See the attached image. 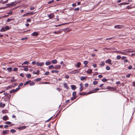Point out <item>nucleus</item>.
<instances>
[{
    "label": "nucleus",
    "instance_id": "1",
    "mask_svg": "<svg viewBox=\"0 0 135 135\" xmlns=\"http://www.w3.org/2000/svg\"><path fill=\"white\" fill-rule=\"evenodd\" d=\"M79 71V69L75 70L72 71L70 72H69V73L70 74H76L78 73Z\"/></svg>",
    "mask_w": 135,
    "mask_h": 135
},
{
    "label": "nucleus",
    "instance_id": "2",
    "mask_svg": "<svg viewBox=\"0 0 135 135\" xmlns=\"http://www.w3.org/2000/svg\"><path fill=\"white\" fill-rule=\"evenodd\" d=\"M20 89V88H17L15 89H12L10 91V93H15L18 91Z\"/></svg>",
    "mask_w": 135,
    "mask_h": 135
},
{
    "label": "nucleus",
    "instance_id": "3",
    "mask_svg": "<svg viewBox=\"0 0 135 135\" xmlns=\"http://www.w3.org/2000/svg\"><path fill=\"white\" fill-rule=\"evenodd\" d=\"M95 93V91H93V90H91V91H90L89 92L87 93L86 94H85L84 93H80V95H87L88 94H91V93Z\"/></svg>",
    "mask_w": 135,
    "mask_h": 135
},
{
    "label": "nucleus",
    "instance_id": "4",
    "mask_svg": "<svg viewBox=\"0 0 135 135\" xmlns=\"http://www.w3.org/2000/svg\"><path fill=\"white\" fill-rule=\"evenodd\" d=\"M106 63H108L112 65V60L110 59H108L106 60L105 61Z\"/></svg>",
    "mask_w": 135,
    "mask_h": 135
},
{
    "label": "nucleus",
    "instance_id": "5",
    "mask_svg": "<svg viewBox=\"0 0 135 135\" xmlns=\"http://www.w3.org/2000/svg\"><path fill=\"white\" fill-rule=\"evenodd\" d=\"M123 27V26L122 25H117L114 26L115 28L117 29L122 28Z\"/></svg>",
    "mask_w": 135,
    "mask_h": 135
},
{
    "label": "nucleus",
    "instance_id": "6",
    "mask_svg": "<svg viewBox=\"0 0 135 135\" xmlns=\"http://www.w3.org/2000/svg\"><path fill=\"white\" fill-rule=\"evenodd\" d=\"M36 63L37 65L39 66H42L43 65H44V62L40 63L38 62H37Z\"/></svg>",
    "mask_w": 135,
    "mask_h": 135
},
{
    "label": "nucleus",
    "instance_id": "7",
    "mask_svg": "<svg viewBox=\"0 0 135 135\" xmlns=\"http://www.w3.org/2000/svg\"><path fill=\"white\" fill-rule=\"evenodd\" d=\"M107 89L111 90H116V89L115 88L113 87H108L107 88Z\"/></svg>",
    "mask_w": 135,
    "mask_h": 135
},
{
    "label": "nucleus",
    "instance_id": "8",
    "mask_svg": "<svg viewBox=\"0 0 135 135\" xmlns=\"http://www.w3.org/2000/svg\"><path fill=\"white\" fill-rule=\"evenodd\" d=\"M92 71V70L90 69H89L87 70L86 71V73L88 74H91V73Z\"/></svg>",
    "mask_w": 135,
    "mask_h": 135
},
{
    "label": "nucleus",
    "instance_id": "9",
    "mask_svg": "<svg viewBox=\"0 0 135 135\" xmlns=\"http://www.w3.org/2000/svg\"><path fill=\"white\" fill-rule=\"evenodd\" d=\"M38 35V33L36 32H33V33H32L31 34V35L33 36H37Z\"/></svg>",
    "mask_w": 135,
    "mask_h": 135
},
{
    "label": "nucleus",
    "instance_id": "10",
    "mask_svg": "<svg viewBox=\"0 0 135 135\" xmlns=\"http://www.w3.org/2000/svg\"><path fill=\"white\" fill-rule=\"evenodd\" d=\"M5 106V104L3 103L2 102L0 103V107L4 108Z\"/></svg>",
    "mask_w": 135,
    "mask_h": 135
},
{
    "label": "nucleus",
    "instance_id": "11",
    "mask_svg": "<svg viewBox=\"0 0 135 135\" xmlns=\"http://www.w3.org/2000/svg\"><path fill=\"white\" fill-rule=\"evenodd\" d=\"M87 78V76H81L80 77V80L82 81H83L85 80Z\"/></svg>",
    "mask_w": 135,
    "mask_h": 135
},
{
    "label": "nucleus",
    "instance_id": "12",
    "mask_svg": "<svg viewBox=\"0 0 135 135\" xmlns=\"http://www.w3.org/2000/svg\"><path fill=\"white\" fill-rule=\"evenodd\" d=\"M80 91H81L83 89V88L82 85V84H80Z\"/></svg>",
    "mask_w": 135,
    "mask_h": 135
},
{
    "label": "nucleus",
    "instance_id": "13",
    "mask_svg": "<svg viewBox=\"0 0 135 135\" xmlns=\"http://www.w3.org/2000/svg\"><path fill=\"white\" fill-rule=\"evenodd\" d=\"M26 126H23L22 127H19L18 128V129L19 130H22L23 129H24L26 128Z\"/></svg>",
    "mask_w": 135,
    "mask_h": 135
},
{
    "label": "nucleus",
    "instance_id": "14",
    "mask_svg": "<svg viewBox=\"0 0 135 135\" xmlns=\"http://www.w3.org/2000/svg\"><path fill=\"white\" fill-rule=\"evenodd\" d=\"M29 62L28 61H25L22 64V65H28V64H29Z\"/></svg>",
    "mask_w": 135,
    "mask_h": 135
},
{
    "label": "nucleus",
    "instance_id": "15",
    "mask_svg": "<svg viewBox=\"0 0 135 135\" xmlns=\"http://www.w3.org/2000/svg\"><path fill=\"white\" fill-rule=\"evenodd\" d=\"M8 118V117L6 115H5L3 117V119L4 120H6Z\"/></svg>",
    "mask_w": 135,
    "mask_h": 135
},
{
    "label": "nucleus",
    "instance_id": "16",
    "mask_svg": "<svg viewBox=\"0 0 135 135\" xmlns=\"http://www.w3.org/2000/svg\"><path fill=\"white\" fill-rule=\"evenodd\" d=\"M64 87L67 89H68L69 88V87L68 86L67 84L66 83H65L64 84Z\"/></svg>",
    "mask_w": 135,
    "mask_h": 135
},
{
    "label": "nucleus",
    "instance_id": "17",
    "mask_svg": "<svg viewBox=\"0 0 135 135\" xmlns=\"http://www.w3.org/2000/svg\"><path fill=\"white\" fill-rule=\"evenodd\" d=\"M7 70L9 72L12 71V68L11 67H9L7 68Z\"/></svg>",
    "mask_w": 135,
    "mask_h": 135
},
{
    "label": "nucleus",
    "instance_id": "18",
    "mask_svg": "<svg viewBox=\"0 0 135 135\" xmlns=\"http://www.w3.org/2000/svg\"><path fill=\"white\" fill-rule=\"evenodd\" d=\"M71 89L74 90H75L76 89V86L74 85H72L71 86Z\"/></svg>",
    "mask_w": 135,
    "mask_h": 135
},
{
    "label": "nucleus",
    "instance_id": "19",
    "mask_svg": "<svg viewBox=\"0 0 135 135\" xmlns=\"http://www.w3.org/2000/svg\"><path fill=\"white\" fill-rule=\"evenodd\" d=\"M51 63L56 64L57 62V60H53L51 61Z\"/></svg>",
    "mask_w": 135,
    "mask_h": 135
},
{
    "label": "nucleus",
    "instance_id": "20",
    "mask_svg": "<svg viewBox=\"0 0 135 135\" xmlns=\"http://www.w3.org/2000/svg\"><path fill=\"white\" fill-rule=\"evenodd\" d=\"M54 17V15L53 14H51L49 15V17L50 18H52Z\"/></svg>",
    "mask_w": 135,
    "mask_h": 135
},
{
    "label": "nucleus",
    "instance_id": "21",
    "mask_svg": "<svg viewBox=\"0 0 135 135\" xmlns=\"http://www.w3.org/2000/svg\"><path fill=\"white\" fill-rule=\"evenodd\" d=\"M31 82V81L30 80H29L28 81H26L25 83H24V85H26L29 84Z\"/></svg>",
    "mask_w": 135,
    "mask_h": 135
},
{
    "label": "nucleus",
    "instance_id": "22",
    "mask_svg": "<svg viewBox=\"0 0 135 135\" xmlns=\"http://www.w3.org/2000/svg\"><path fill=\"white\" fill-rule=\"evenodd\" d=\"M51 63V62L48 61L47 62H46L45 63V64L46 65H50Z\"/></svg>",
    "mask_w": 135,
    "mask_h": 135
},
{
    "label": "nucleus",
    "instance_id": "23",
    "mask_svg": "<svg viewBox=\"0 0 135 135\" xmlns=\"http://www.w3.org/2000/svg\"><path fill=\"white\" fill-rule=\"evenodd\" d=\"M0 31H2V32H4V31H6V30L5 29V28H4L3 27L1 28V29L0 30Z\"/></svg>",
    "mask_w": 135,
    "mask_h": 135
},
{
    "label": "nucleus",
    "instance_id": "24",
    "mask_svg": "<svg viewBox=\"0 0 135 135\" xmlns=\"http://www.w3.org/2000/svg\"><path fill=\"white\" fill-rule=\"evenodd\" d=\"M51 72L53 73H58L59 72V71L56 70H52L51 71Z\"/></svg>",
    "mask_w": 135,
    "mask_h": 135
},
{
    "label": "nucleus",
    "instance_id": "25",
    "mask_svg": "<svg viewBox=\"0 0 135 135\" xmlns=\"http://www.w3.org/2000/svg\"><path fill=\"white\" fill-rule=\"evenodd\" d=\"M105 62L104 61H102L100 64V65L102 66H103L105 65Z\"/></svg>",
    "mask_w": 135,
    "mask_h": 135
},
{
    "label": "nucleus",
    "instance_id": "26",
    "mask_svg": "<svg viewBox=\"0 0 135 135\" xmlns=\"http://www.w3.org/2000/svg\"><path fill=\"white\" fill-rule=\"evenodd\" d=\"M124 51L123 52H120V54H121L123 55H127V53L125 51Z\"/></svg>",
    "mask_w": 135,
    "mask_h": 135
},
{
    "label": "nucleus",
    "instance_id": "27",
    "mask_svg": "<svg viewBox=\"0 0 135 135\" xmlns=\"http://www.w3.org/2000/svg\"><path fill=\"white\" fill-rule=\"evenodd\" d=\"M131 49H128L126 50H125L124 51H126V52H131Z\"/></svg>",
    "mask_w": 135,
    "mask_h": 135
},
{
    "label": "nucleus",
    "instance_id": "28",
    "mask_svg": "<svg viewBox=\"0 0 135 135\" xmlns=\"http://www.w3.org/2000/svg\"><path fill=\"white\" fill-rule=\"evenodd\" d=\"M49 68L50 69H51L52 68H54V67L53 65H51L49 66Z\"/></svg>",
    "mask_w": 135,
    "mask_h": 135
},
{
    "label": "nucleus",
    "instance_id": "29",
    "mask_svg": "<svg viewBox=\"0 0 135 135\" xmlns=\"http://www.w3.org/2000/svg\"><path fill=\"white\" fill-rule=\"evenodd\" d=\"M81 64L80 62H78L77 63L76 65V66L78 68H79Z\"/></svg>",
    "mask_w": 135,
    "mask_h": 135
},
{
    "label": "nucleus",
    "instance_id": "30",
    "mask_svg": "<svg viewBox=\"0 0 135 135\" xmlns=\"http://www.w3.org/2000/svg\"><path fill=\"white\" fill-rule=\"evenodd\" d=\"M8 131V130H5L4 131H3V134H7V132Z\"/></svg>",
    "mask_w": 135,
    "mask_h": 135
},
{
    "label": "nucleus",
    "instance_id": "31",
    "mask_svg": "<svg viewBox=\"0 0 135 135\" xmlns=\"http://www.w3.org/2000/svg\"><path fill=\"white\" fill-rule=\"evenodd\" d=\"M54 69H59V65H56L55 66V67H54Z\"/></svg>",
    "mask_w": 135,
    "mask_h": 135
},
{
    "label": "nucleus",
    "instance_id": "32",
    "mask_svg": "<svg viewBox=\"0 0 135 135\" xmlns=\"http://www.w3.org/2000/svg\"><path fill=\"white\" fill-rule=\"evenodd\" d=\"M10 131L12 133H15L16 132V131L15 130L13 129H11L10 130Z\"/></svg>",
    "mask_w": 135,
    "mask_h": 135
},
{
    "label": "nucleus",
    "instance_id": "33",
    "mask_svg": "<svg viewBox=\"0 0 135 135\" xmlns=\"http://www.w3.org/2000/svg\"><path fill=\"white\" fill-rule=\"evenodd\" d=\"M54 1L53 0H51V1H49L48 2V3L49 4H50V3H52L53 2H54Z\"/></svg>",
    "mask_w": 135,
    "mask_h": 135
},
{
    "label": "nucleus",
    "instance_id": "34",
    "mask_svg": "<svg viewBox=\"0 0 135 135\" xmlns=\"http://www.w3.org/2000/svg\"><path fill=\"white\" fill-rule=\"evenodd\" d=\"M35 84V83L33 82H32L30 84V85L31 86H33Z\"/></svg>",
    "mask_w": 135,
    "mask_h": 135
},
{
    "label": "nucleus",
    "instance_id": "35",
    "mask_svg": "<svg viewBox=\"0 0 135 135\" xmlns=\"http://www.w3.org/2000/svg\"><path fill=\"white\" fill-rule=\"evenodd\" d=\"M106 69L107 70H109L110 69V68L108 66H107L106 67Z\"/></svg>",
    "mask_w": 135,
    "mask_h": 135
},
{
    "label": "nucleus",
    "instance_id": "36",
    "mask_svg": "<svg viewBox=\"0 0 135 135\" xmlns=\"http://www.w3.org/2000/svg\"><path fill=\"white\" fill-rule=\"evenodd\" d=\"M5 123L7 124H10L11 123V122H10L8 121L6 122Z\"/></svg>",
    "mask_w": 135,
    "mask_h": 135
},
{
    "label": "nucleus",
    "instance_id": "37",
    "mask_svg": "<svg viewBox=\"0 0 135 135\" xmlns=\"http://www.w3.org/2000/svg\"><path fill=\"white\" fill-rule=\"evenodd\" d=\"M76 94V92H74L73 93V96H75Z\"/></svg>",
    "mask_w": 135,
    "mask_h": 135
},
{
    "label": "nucleus",
    "instance_id": "38",
    "mask_svg": "<svg viewBox=\"0 0 135 135\" xmlns=\"http://www.w3.org/2000/svg\"><path fill=\"white\" fill-rule=\"evenodd\" d=\"M107 79L105 78L103 79L102 80V81L104 82H106L107 81Z\"/></svg>",
    "mask_w": 135,
    "mask_h": 135
},
{
    "label": "nucleus",
    "instance_id": "39",
    "mask_svg": "<svg viewBox=\"0 0 135 135\" xmlns=\"http://www.w3.org/2000/svg\"><path fill=\"white\" fill-rule=\"evenodd\" d=\"M27 37L22 38H21V40H24L27 39Z\"/></svg>",
    "mask_w": 135,
    "mask_h": 135
},
{
    "label": "nucleus",
    "instance_id": "40",
    "mask_svg": "<svg viewBox=\"0 0 135 135\" xmlns=\"http://www.w3.org/2000/svg\"><path fill=\"white\" fill-rule=\"evenodd\" d=\"M84 64L85 65H87L88 63V62L87 61H85L84 62Z\"/></svg>",
    "mask_w": 135,
    "mask_h": 135
},
{
    "label": "nucleus",
    "instance_id": "41",
    "mask_svg": "<svg viewBox=\"0 0 135 135\" xmlns=\"http://www.w3.org/2000/svg\"><path fill=\"white\" fill-rule=\"evenodd\" d=\"M99 90V89L98 88H96L94 89V90H93V91H95V93L96 92V91H98Z\"/></svg>",
    "mask_w": 135,
    "mask_h": 135
},
{
    "label": "nucleus",
    "instance_id": "42",
    "mask_svg": "<svg viewBox=\"0 0 135 135\" xmlns=\"http://www.w3.org/2000/svg\"><path fill=\"white\" fill-rule=\"evenodd\" d=\"M27 75V77L28 78H30L31 77V75L30 74H28Z\"/></svg>",
    "mask_w": 135,
    "mask_h": 135
},
{
    "label": "nucleus",
    "instance_id": "43",
    "mask_svg": "<svg viewBox=\"0 0 135 135\" xmlns=\"http://www.w3.org/2000/svg\"><path fill=\"white\" fill-rule=\"evenodd\" d=\"M93 83L94 85H96L97 84L98 82L96 81H94L93 82Z\"/></svg>",
    "mask_w": 135,
    "mask_h": 135
},
{
    "label": "nucleus",
    "instance_id": "44",
    "mask_svg": "<svg viewBox=\"0 0 135 135\" xmlns=\"http://www.w3.org/2000/svg\"><path fill=\"white\" fill-rule=\"evenodd\" d=\"M23 84L22 83H21L18 86V88H19L20 86H22L23 85Z\"/></svg>",
    "mask_w": 135,
    "mask_h": 135
},
{
    "label": "nucleus",
    "instance_id": "45",
    "mask_svg": "<svg viewBox=\"0 0 135 135\" xmlns=\"http://www.w3.org/2000/svg\"><path fill=\"white\" fill-rule=\"evenodd\" d=\"M5 28L6 30H8L9 29V27L8 26H7L5 27Z\"/></svg>",
    "mask_w": 135,
    "mask_h": 135
},
{
    "label": "nucleus",
    "instance_id": "46",
    "mask_svg": "<svg viewBox=\"0 0 135 135\" xmlns=\"http://www.w3.org/2000/svg\"><path fill=\"white\" fill-rule=\"evenodd\" d=\"M121 58V56L120 55H118L117 56V58L118 59H120Z\"/></svg>",
    "mask_w": 135,
    "mask_h": 135
},
{
    "label": "nucleus",
    "instance_id": "47",
    "mask_svg": "<svg viewBox=\"0 0 135 135\" xmlns=\"http://www.w3.org/2000/svg\"><path fill=\"white\" fill-rule=\"evenodd\" d=\"M132 66H131V65L129 66L128 68V69L129 70H130V69H132Z\"/></svg>",
    "mask_w": 135,
    "mask_h": 135
},
{
    "label": "nucleus",
    "instance_id": "48",
    "mask_svg": "<svg viewBox=\"0 0 135 135\" xmlns=\"http://www.w3.org/2000/svg\"><path fill=\"white\" fill-rule=\"evenodd\" d=\"M24 70L25 71H27L28 70V69L27 68H25Z\"/></svg>",
    "mask_w": 135,
    "mask_h": 135
},
{
    "label": "nucleus",
    "instance_id": "49",
    "mask_svg": "<svg viewBox=\"0 0 135 135\" xmlns=\"http://www.w3.org/2000/svg\"><path fill=\"white\" fill-rule=\"evenodd\" d=\"M18 68H15L13 69V71H16L17 70H18Z\"/></svg>",
    "mask_w": 135,
    "mask_h": 135
},
{
    "label": "nucleus",
    "instance_id": "50",
    "mask_svg": "<svg viewBox=\"0 0 135 135\" xmlns=\"http://www.w3.org/2000/svg\"><path fill=\"white\" fill-rule=\"evenodd\" d=\"M79 8L78 7V8H76L75 9H74V10L75 11H78L79 10Z\"/></svg>",
    "mask_w": 135,
    "mask_h": 135
},
{
    "label": "nucleus",
    "instance_id": "51",
    "mask_svg": "<svg viewBox=\"0 0 135 135\" xmlns=\"http://www.w3.org/2000/svg\"><path fill=\"white\" fill-rule=\"evenodd\" d=\"M27 22H30L31 21V20L30 18H28L27 20Z\"/></svg>",
    "mask_w": 135,
    "mask_h": 135
},
{
    "label": "nucleus",
    "instance_id": "52",
    "mask_svg": "<svg viewBox=\"0 0 135 135\" xmlns=\"http://www.w3.org/2000/svg\"><path fill=\"white\" fill-rule=\"evenodd\" d=\"M126 58V57L124 56H123L122 57V60H125Z\"/></svg>",
    "mask_w": 135,
    "mask_h": 135
},
{
    "label": "nucleus",
    "instance_id": "53",
    "mask_svg": "<svg viewBox=\"0 0 135 135\" xmlns=\"http://www.w3.org/2000/svg\"><path fill=\"white\" fill-rule=\"evenodd\" d=\"M41 79L40 78H37L36 79V81H38L41 80Z\"/></svg>",
    "mask_w": 135,
    "mask_h": 135
},
{
    "label": "nucleus",
    "instance_id": "54",
    "mask_svg": "<svg viewBox=\"0 0 135 135\" xmlns=\"http://www.w3.org/2000/svg\"><path fill=\"white\" fill-rule=\"evenodd\" d=\"M49 74V71H46L45 74L44 75H48Z\"/></svg>",
    "mask_w": 135,
    "mask_h": 135
},
{
    "label": "nucleus",
    "instance_id": "55",
    "mask_svg": "<svg viewBox=\"0 0 135 135\" xmlns=\"http://www.w3.org/2000/svg\"><path fill=\"white\" fill-rule=\"evenodd\" d=\"M13 87V86H12L11 85L7 87V89L11 88V87Z\"/></svg>",
    "mask_w": 135,
    "mask_h": 135
},
{
    "label": "nucleus",
    "instance_id": "56",
    "mask_svg": "<svg viewBox=\"0 0 135 135\" xmlns=\"http://www.w3.org/2000/svg\"><path fill=\"white\" fill-rule=\"evenodd\" d=\"M39 70H37L36 72L35 73V74H38L39 73Z\"/></svg>",
    "mask_w": 135,
    "mask_h": 135
},
{
    "label": "nucleus",
    "instance_id": "57",
    "mask_svg": "<svg viewBox=\"0 0 135 135\" xmlns=\"http://www.w3.org/2000/svg\"><path fill=\"white\" fill-rule=\"evenodd\" d=\"M130 76V74H128L126 75V77L127 78H129Z\"/></svg>",
    "mask_w": 135,
    "mask_h": 135
},
{
    "label": "nucleus",
    "instance_id": "58",
    "mask_svg": "<svg viewBox=\"0 0 135 135\" xmlns=\"http://www.w3.org/2000/svg\"><path fill=\"white\" fill-rule=\"evenodd\" d=\"M30 14V13H27L26 14H25L24 15H23V16H27V15L28 14Z\"/></svg>",
    "mask_w": 135,
    "mask_h": 135
},
{
    "label": "nucleus",
    "instance_id": "59",
    "mask_svg": "<svg viewBox=\"0 0 135 135\" xmlns=\"http://www.w3.org/2000/svg\"><path fill=\"white\" fill-rule=\"evenodd\" d=\"M16 81V80L15 79H12L11 80V82H15Z\"/></svg>",
    "mask_w": 135,
    "mask_h": 135
},
{
    "label": "nucleus",
    "instance_id": "60",
    "mask_svg": "<svg viewBox=\"0 0 135 135\" xmlns=\"http://www.w3.org/2000/svg\"><path fill=\"white\" fill-rule=\"evenodd\" d=\"M12 19H10V18H8L7 20V22H9Z\"/></svg>",
    "mask_w": 135,
    "mask_h": 135
},
{
    "label": "nucleus",
    "instance_id": "61",
    "mask_svg": "<svg viewBox=\"0 0 135 135\" xmlns=\"http://www.w3.org/2000/svg\"><path fill=\"white\" fill-rule=\"evenodd\" d=\"M98 77L99 78H102L103 77V76L101 75H99L98 76Z\"/></svg>",
    "mask_w": 135,
    "mask_h": 135
},
{
    "label": "nucleus",
    "instance_id": "62",
    "mask_svg": "<svg viewBox=\"0 0 135 135\" xmlns=\"http://www.w3.org/2000/svg\"><path fill=\"white\" fill-rule=\"evenodd\" d=\"M34 9V7H31L30 8V9L31 10H33V9Z\"/></svg>",
    "mask_w": 135,
    "mask_h": 135
},
{
    "label": "nucleus",
    "instance_id": "63",
    "mask_svg": "<svg viewBox=\"0 0 135 135\" xmlns=\"http://www.w3.org/2000/svg\"><path fill=\"white\" fill-rule=\"evenodd\" d=\"M65 78L68 79L69 78V75H67L65 76Z\"/></svg>",
    "mask_w": 135,
    "mask_h": 135
},
{
    "label": "nucleus",
    "instance_id": "64",
    "mask_svg": "<svg viewBox=\"0 0 135 135\" xmlns=\"http://www.w3.org/2000/svg\"><path fill=\"white\" fill-rule=\"evenodd\" d=\"M85 87H87L88 86V83H86L85 84Z\"/></svg>",
    "mask_w": 135,
    "mask_h": 135
}]
</instances>
